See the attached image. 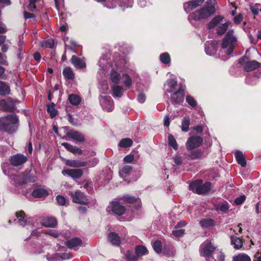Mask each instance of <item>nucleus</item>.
<instances>
[{
	"mask_svg": "<svg viewBox=\"0 0 261 261\" xmlns=\"http://www.w3.org/2000/svg\"><path fill=\"white\" fill-rule=\"evenodd\" d=\"M18 121V118L15 114L2 117L0 118V129L9 133H13L16 130V124Z\"/></svg>",
	"mask_w": 261,
	"mask_h": 261,
	"instance_id": "nucleus-1",
	"label": "nucleus"
},
{
	"mask_svg": "<svg viewBox=\"0 0 261 261\" xmlns=\"http://www.w3.org/2000/svg\"><path fill=\"white\" fill-rule=\"evenodd\" d=\"M237 42V38L234 35L232 30L228 31L223 40L222 44V51L227 55H230L233 51L234 44Z\"/></svg>",
	"mask_w": 261,
	"mask_h": 261,
	"instance_id": "nucleus-2",
	"label": "nucleus"
},
{
	"mask_svg": "<svg viewBox=\"0 0 261 261\" xmlns=\"http://www.w3.org/2000/svg\"><path fill=\"white\" fill-rule=\"evenodd\" d=\"M215 11V7L213 6L203 7L191 13L190 17L195 20H201L210 17L214 13Z\"/></svg>",
	"mask_w": 261,
	"mask_h": 261,
	"instance_id": "nucleus-3",
	"label": "nucleus"
},
{
	"mask_svg": "<svg viewBox=\"0 0 261 261\" xmlns=\"http://www.w3.org/2000/svg\"><path fill=\"white\" fill-rule=\"evenodd\" d=\"M190 189L194 193L198 194H202L208 192L211 188V183L210 182L202 184V181L200 179H197L189 185Z\"/></svg>",
	"mask_w": 261,
	"mask_h": 261,
	"instance_id": "nucleus-4",
	"label": "nucleus"
},
{
	"mask_svg": "<svg viewBox=\"0 0 261 261\" xmlns=\"http://www.w3.org/2000/svg\"><path fill=\"white\" fill-rule=\"evenodd\" d=\"M216 247L212 244L209 240L204 241L200 247V254L203 256L212 257L211 254L214 251Z\"/></svg>",
	"mask_w": 261,
	"mask_h": 261,
	"instance_id": "nucleus-5",
	"label": "nucleus"
},
{
	"mask_svg": "<svg viewBox=\"0 0 261 261\" xmlns=\"http://www.w3.org/2000/svg\"><path fill=\"white\" fill-rule=\"evenodd\" d=\"M202 143L203 139L201 137L198 136H192L188 139L186 146L187 149L190 150L199 147Z\"/></svg>",
	"mask_w": 261,
	"mask_h": 261,
	"instance_id": "nucleus-6",
	"label": "nucleus"
},
{
	"mask_svg": "<svg viewBox=\"0 0 261 261\" xmlns=\"http://www.w3.org/2000/svg\"><path fill=\"white\" fill-rule=\"evenodd\" d=\"M28 158L22 154H16L11 157L10 162L11 164L15 167L22 168L23 165L27 161Z\"/></svg>",
	"mask_w": 261,
	"mask_h": 261,
	"instance_id": "nucleus-7",
	"label": "nucleus"
},
{
	"mask_svg": "<svg viewBox=\"0 0 261 261\" xmlns=\"http://www.w3.org/2000/svg\"><path fill=\"white\" fill-rule=\"evenodd\" d=\"M240 63L244 66V68L246 71H251L259 68L260 63L255 60L247 61V59H242Z\"/></svg>",
	"mask_w": 261,
	"mask_h": 261,
	"instance_id": "nucleus-8",
	"label": "nucleus"
},
{
	"mask_svg": "<svg viewBox=\"0 0 261 261\" xmlns=\"http://www.w3.org/2000/svg\"><path fill=\"white\" fill-rule=\"evenodd\" d=\"M70 196L72 197V201L74 203L88 204L89 202L85 194L80 191H76L74 193H71Z\"/></svg>",
	"mask_w": 261,
	"mask_h": 261,
	"instance_id": "nucleus-9",
	"label": "nucleus"
},
{
	"mask_svg": "<svg viewBox=\"0 0 261 261\" xmlns=\"http://www.w3.org/2000/svg\"><path fill=\"white\" fill-rule=\"evenodd\" d=\"M99 101L101 106L106 111L110 112L114 108V103L110 96H101L99 97Z\"/></svg>",
	"mask_w": 261,
	"mask_h": 261,
	"instance_id": "nucleus-10",
	"label": "nucleus"
},
{
	"mask_svg": "<svg viewBox=\"0 0 261 261\" xmlns=\"http://www.w3.org/2000/svg\"><path fill=\"white\" fill-rule=\"evenodd\" d=\"M14 109V103L11 99L8 98L0 100V109L5 111L12 112Z\"/></svg>",
	"mask_w": 261,
	"mask_h": 261,
	"instance_id": "nucleus-11",
	"label": "nucleus"
},
{
	"mask_svg": "<svg viewBox=\"0 0 261 261\" xmlns=\"http://www.w3.org/2000/svg\"><path fill=\"white\" fill-rule=\"evenodd\" d=\"M111 207L113 213L118 216L123 215L126 210L125 207L123 205L116 201L111 202Z\"/></svg>",
	"mask_w": 261,
	"mask_h": 261,
	"instance_id": "nucleus-12",
	"label": "nucleus"
},
{
	"mask_svg": "<svg viewBox=\"0 0 261 261\" xmlns=\"http://www.w3.org/2000/svg\"><path fill=\"white\" fill-rule=\"evenodd\" d=\"M62 173L65 175H68V176L76 179L80 178L83 175V172L82 169H67L63 170L62 171Z\"/></svg>",
	"mask_w": 261,
	"mask_h": 261,
	"instance_id": "nucleus-13",
	"label": "nucleus"
},
{
	"mask_svg": "<svg viewBox=\"0 0 261 261\" xmlns=\"http://www.w3.org/2000/svg\"><path fill=\"white\" fill-rule=\"evenodd\" d=\"M82 244L81 239L79 238H74L66 242V246L71 249L77 250L78 247L81 246Z\"/></svg>",
	"mask_w": 261,
	"mask_h": 261,
	"instance_id": "nucleus-14",
	"label": "nucleus"
},
{
	"mask_svg": "<svg viewBox=\"0 0 261 261\" xmlns=\"http://www.w3.org/2000/svg\"><path fill=\"white\" fill-rule=\"evenodd\" d=\"M185 93L182 88H179L177 91L171 96V99L175 103H180L184 101Z\"/></svg>",
	"mask_w": 261,
	"mask_h": 261,
	"instance_id": "nucleus-15",
	"label": "nucleus"
},
{
	"mask_svg": "<svg viewBox=\"0 0 261 261\" xmlns=\"http://www.w3.org/2000/svg\"><path fill=\"white\" fill-rule=\"evenodd\" d=\"M204 0H192L184 4L185 10L187 12H190L193 9H195L197 7L200 6Z\"/></svg>",
	"mask_w": 261,
	"mask_h": 261,
	"instance_id": "nucleus-16",
	"label": "nucleus"
},
{
	"mask_svg": "<svg viewBox=\"0 0 261 261\" xmlns=\"http://www.w3.org/2000/svg\"><path fill=\"white\" fill-rule=\"evenodd\" d=\"M66 135L68 138L78 142H82L85 141L84 136L81 133L77 131H69L67 133Z\"/></svg>",
	"mask_w": 261,
	"mask_h": 261,
	"instance_id": "nucleus-17",
	"label": "nucleus"
},
{
	"mask_svg": "<svg viewBox=\"0 0 261 261\" xmlns=\"http://www.w3.org/2000/svg\"><path fill=\"white\" fill-rule=\"evenodd\" d=\"M71 62L76 68L81 69L86 67L85 61L75 56H72Z\"/></svg>",
	"mask_w": 261,
	"mask_h": 261,
	"instance_id": "nucleus-18",
	"label": "nucleus"
},
{
	"mask_svg": "<svg viewBox=\"0 0 261 261\" xmlns=\"http://www.w3.org/2000/svg\"><path fill=\"white\" fill-rule=\"evenodd\" d=\"M16 217L17 218V223L21 226H24L27 222V217L24 213L22 211H18L16 213Z\"/></svg>",
	"mask_w": 261,
	"mask_h": 261,
	"instance_id": "nucleus-19",
	"label": "nucleus"
},
{
	"mask_svg": "<svg viewBox=\"0 0 261 261\" xmlns=\"http://www.w3.org/2000/svg\"><path fill=\"white\" fill-rule=\"evenodd\" d=\"M62 145L68 151L74 153L81 154L83 152L82 150L75 146L72 145L69 143L64 142Z\"/></svg>",
	"mask_w": 261,
	"mask_h": 261,
	"instance_id": "nucleus-20",
	"label": "nucleus"
},
{
	"mask_svg": "<svg viewBox=\"0 0 261 261\" xmlns=\"http://www.w3.org/2000/svg\"><path fill=\"white\" fill-rule=\"evenodd\" d=\"M41 224L46 227H55L57 224V221L54 218L47 217L42 220Z\"/></svg>",
	"mask_w": 261,
	"mask_h": 261,
	"instance_id": "nucleus-21",
	"label": "nucleus"
},
{
	"mask_svg": "<svg viewBox=\"0 0 261 261\" xmlns=\"http://www.w3.org/2000/svg\"><path fill=\"white\" fill-rule=\"evenodd\" d=\"M66 165L72 167H82L87 166V163L80 160H67Z\"/></svg>",
	"mask_w": 261,
	"mask_h": 261,
	"instance_id": "nucleus-22",
	"label": "nucleus"
},
{
	"mask_svg": "<svg viewBox=\"0 0 261 261\" xmlns=\"http://www.w3.org/2000/svg\"><path fill=\"white\" fill-rule=\"evenodd\" d=\"M32 195L35 198H44L48 196V192L43 189H37L32 192Z\"/></svg>",
	"mask_w": 261,
	"mask_h": 261,
	"instance_id": "nucleus-23",
	"label": "nucleus"
},
{
	"mask_svg": "<svg viewBox=\"0 0 261 261\" xmlns=\"http://www.w3.org/2000/svg\"><path fill=\"white\" fill-rule=\"evenodd\" d=\"M235 156L237 160V161L239 164L241 165L242 167H245L246 165V162L245 156L243 154V153L237 150L235 152Z\"/></svg>",
	"mask_w": 261,
	"mask_h": 261,
	"instance_id": "nucleus-24",
	"label": "nucleus"
},
{
	"mask_svg": "<svg viewBox=\"0 0 261 261\" xmlns=\"http://www.w3.org/2000/svg\"><path fill=\"white\" fill-rule=\"evenodd\" d=\"M108 240L113 245L118 246L120 243V237L115 232H111L109 234Z\"/></svg>",
	"mask_w": 261,
	"mask_h": 261,
	"instance_id": "nucleus-25",
	"label": "nucleus"
},
{
	"mask_svg": "<svg viewBox=\"0 0 261 261\" xmlns=\"http://www.w3.org/2000/svg\"><path fill=\"white\" fill-rule=\"evenodd\" d=\"M135 253L138 258L148 254V250L144 246L138 245L135 247Z\"/></svg>",
	"mask_w": 261,
	"mask_h": 261,
	"instance_id": "nucleus-26",
	"label": "nucleus"
},
{
	"mask_svg": "<svg viewBox=\"0 0 261 261\" xmlns=\"http://www.w3.org/2000/svg\"><path fill=\"white\" fill-rule=\"evenodd\" d=\"M63 74L66 80H73L74 78V74L70 67H67L63 71Z\"/></svg>",
	"mask_w": 261,
	"mask_h": 261,
	"instance_id": "nucleus-27",
	"label": "nucleus"
},
{
	"mask_svg": "<svg viewBox=\"0 0 261 261\" xmlns=\"http://www.w3.org/2000/svg\"><path fill=\"white\" fill-rule=\"evenodd\" d=\"M234 261H251L250 257L246 254L240 253L233 256Z\"/></svg>",
	"mask_w": 261,
	"mask_h": 261,
	"instance_id": "nucleus-28",
	"label": "nucleus"
},
{
	"mask_svg": "<svg viewBox=\"0 0 261 261\" xmlns=\"http://www.w3.org/2000/svg\"><path fill=\"white\" fill-rule=\"evenodd\" d=\"M231 241L232 244L234 245V248L237 249H240L243 246V242L239 238L231 237Z\"/></svg>",
	"mask_w": 261,
	"mask_h": 261,
	"instance_id": "nucleus-29",
	"label": "nucleus"
},
{
	"mask_svg": "<svg viewBox=\"0 0 261 261\" xmlns=\"http://www.w3.org/2000/svg\"><path fill=\"white\" fill-rule=\"evenodd\" d=\"M205 51L207 55L212 56L216 54L217 49L215 45L213 43L210 44L208 45H206Z\"/></svg>",
	"mask_w": 261,
	"mask_h": 261,
	"instance_id": "nucleus-30",
	"label": "nucleus"
},
{
	"mask_svg": "<svg viewBox=\"0 0 261 261\" xmlns=\"http://www.w3.org/2000/svg\"><path fill=\"white\" fill-rule=\"evenodd\" d=\"M216 259H215L213 257H208L207 259V261H224L225 256L224 254L221 251H217L215 253Z\"/></svg>",
	"mask_w": 261,
	"mask_h": 261,
	"instance_id": "nucleus-31",
	"label": "nucleus"
},
{
	"mask_svg": "<svg viewBox=\"0 0 261 261\" xmlns=\"http://www.w3.org/2000/svg\"><path fill=\"white\" fill-rule=\"evenodd\" d=\"M9 86L5 82L0 81V95H5L9 94Z\"/></svg>",
	"mask_w": 261,
	"mask_h": 261,
	"instance_id": "nucleus-32",
	"label": "nucleus"
},
{
	"mask_svg": "<svg viewBox=\"0 0 261 261\" xmlns=\"http://www.w3.org/2000/svg\"><path fill=\"white\" fill-rule=\"evenodd\" d=\"M200 224L202 227L207 228L213 226L214 224V221L212 219H204L200 220Z\"/></svg>",
	"mask_w": 261,
	"mask_h": 261,
	"instance_id": "nucleus-33",
	"label": "nucleus"
},
{
	"mask_svg": "<svg viewBox=\"0 0 261 261\" xmlns=\"http://www.w3.org/2000/svg\"><path fill=\"white\" fill-rule=\"evenodd\" d=\"M68 100L69 102L73 105H77L81 102V98L75 94H70L68 96Z\"/></svg>",
	"mask_w": 261,
	"mask_h": 261,
	"instance_id": "nucleus-34",
	"label": "nucleus"
},
{
	"mask_svg": "<svg viewBox=\"0 0 261 261\" xmlns=\"http://www.w3.org/2000/svg\"><path fill=\"white\" fill-rule=\"evenodd\" d=\"M113 95L114 96L120 97L122 96L123 92V88L119 86H114L112 88Z\"/></svg>",
	"mask_w": 261,
	"mask_h": 261,
	"instance_id": "nucleus-35",
	"label": "nucleus"
},
{
	"mask_svg": "<svg viewBox=\"0 0 261 261\" xmlns=\"http://www.w3.org/2000/svg\"><path fill=\"white\" fill-rule=\"evenodd\" d=\"M190 120V118L189 117H185L183 118L181 126V128L182 131L187 132L189 130Z\"/></svg>",
	"mask_w": 261,
	"mask_h": 261,
	"instance_id": "nucleus-36",
	"label": "nucleus"
},
{
	"mask_svg": "<svg viewBox=\"0 0 261 261\" xmlns=\"http://www.w3.org/2000/svg\"><path fill=\"white\" fill-rule=\"evenodd\" d=\"M168 141L169 145L172 147L174 150H177L178 145L175 139L172 135L169 134L168 135Z\"/></svg>",
	"mask_w": 261,
	"mask_h": 261,
	"instance_id": "nucleus-37",
	"label": "nucleus"
},
{
	"mask_svg": "<svg viewBox=\"0 0 261 261\" xmlns=\"http://www.w3.org/2000/svg\"><path fill=\"white\" fill-rule=\"evenodd\" d=\"M12 179L14 180L15 185L16 186L21 185L24 183V177L21 174L14 175Z\"/></svg>",
	"mask_w": 261,
	"mask_h": 261,
	"instance_id": "nucleus-38",
	"label": "nucleus"
},
{
	"mask_svg": "<svg viewBox=\"0 0 261 261\" xmlns=\"http://www.w3.org/2000/svg\"><path fill=\"white\" fill-rule=\"evenodd\" d=\"M125 256L128 261H138L139 259L136 254H134L130 250L126 251L125 254Z\"/></svg>",
	"mask_w": 261,
	"mask_h": 261,
	"instance_id": "nucleus-39",
	"label": "nucleus"
},
{
	"mask_svg": "<svg viewBox=\"0 0 261 261\" xmlns=\"http://www.w3.org/2000/svg\"><path fill=\"white\" fill-rule=\"evenodd\" d=\"M133 144V141L129 138H125L121 140L119 144V145L123 148H126L130 147Z\"/></svg>",
	"mask_w": 261,
	"mask_h": 261,
	"instance_id": "nucleus-40",
	"label": "nucleus"
},
{
	"mask_svg": "<svg viewBox=\"0 0 261 261\" xmlns=\"http://www.w3.org/2000/svg\"><path fill=\"white\" fill-rule=\"evenodd\" d=\"M122 78L123 79V83L125 87L129 88L132 84V79L127 74H123Z\"/></svg>",
	"mask_w": 261,
	"mask_h": 261,
	"instance_id": "nucleus-41",
	"label": "nucleus"
},
{
	"mask_svg": "<svg viewBox=\"0 0 261 261\" xmlns=\"http://www.w3.org/2000/svg\"><path fill=\"white\" fill-rule=\"evenodd\" d=\"M222 17L221 16H218L215 17L209 23L208 25V28L209 29H212L216 26L222 19Z\"/></svg>",
	"mask_w": 261,
	"mask_h": 261,
	"instance_id": "nucleus-42",
	"label": "nucleus"
},
{
	"mask_svg": "<svg viewBox=\"0 0 261 261\" xmlns=\"http://www.w3.org/2000/svg\"><path fill=\"white\" fill-rule=\"evenodd\" d=\"M111 80L115 84H118L120 80V74L114 70H112L111 72Z\"/></svg>",
	"mask_w": 261,
	"mask_h": 261,
	"instance_id": "nucleus-43",
	"label": "nucleus"
},
{
	"mask_svg": "<svg viewBox=\"0 0 261 261\" xmlns=\"http://www.w3.org/2000/svg\"><path fill=\"white\" fill-rule=\"evenodd\" d=\"M230 23L229 22H225L221 25L219 26L217 28V33L219 35L223 34L228 29Z\"/></svg>",
	"mask_w": 261,
	"mask_h": 261,
	"instance_id": "nucleus-44",
	"label": "nucleus"
},
{
	"mask_svg": "<svg viewBox=\"0 0 261 261\" xmlns=\"http://www.w3.org/2000/svg\"><path fill=\"white\" fill-rule=\"evenodd\" d=\"M54 107L55 104L54 103L47 105V111L51 118L54 117L57 114V110L55 109Z\"/></svg>",
	"mask_w": 261,
	"mask_h": 261,
	"instance_id": "nucleus-45",
	"label": "nucleus"
},
{
	"mask_svg": "<svg viewBox=\"0 0 261 261\" xmlns=\"http://www.w3.org/2000/svg\"><path fill=\"white\" fill-rule=\"evenodd\" d=\"M132 167L130 165H125L123 166L119 171L121 176L126 175L132 171Z\"/></svg>",
	"mask_w": 261,
	"mask_h": 261,
	"instance_id": "nucleus-46",
	"label": "nucleus"
},
{
	"mask_svg": "<svg viewBox=\"0 0 261 261\" xmlns=\"http://www.w3.org/2000/svg\"><path fill=\"white\" fill-rule=\"evenodd\" d=\"M166 84L170 88L167 89L166 91L168 93H171L172 91L171 89L174 88L176 86L177 82L173 79H170L167 81Z\"/></svg>",
	"mask_w": 261,
	"mask_h": 261,
	"instance_id": "nucleus-47",
	"label": "nucleus"
},
{
	"mask_svg": "<svg viewBox=\"0 0 261 261\" xmlns=\"http://www.w3.org/2000/svg\"><path fill=\"white\" fill-rule=\"evenodd\" d=\"M161 61L165 64H168L170 62V57L169 54L167 53H163L160 56Z\"/></svg>",
	"mask_w": 261,
	"mask_h": 261,
	"instance_id": "nucleus-48",
	"label": "nucleus"
},
{
	"mask_svg": "<svg viewBox=\"0 0 261 261\" xmlns=\"http://www.w3.org/2000/svg\"><path fill=\"white\" fill-rule=\"evenodd\" d=\"M152 247L154 250L158 253H160L162 250V245L160 241H155L152 244Z\"/></svg>",
	"mask_w": 261,
	"mask_h": 261,
	"instance_id": "nucleus-49",
	"label": "nucleus"
},
{
	"mask_svg": "<svg viewBox=\"0 0 261 261\" xmlns=\"http://www.w3.org/2000/svg\"><path fill=\"white\" fill-rule=\"evenodd\" d=\"M54 41L52 39H48L42 42V46L45 48H52L54 46Z\"/></svg>",
	"mask_w": 261,
	"mask_h": 261,
	"instance_id": "nucleus-50",
	"label": "nucleus"
},
{
	"mask_svg": "<svg viewBox=\"0 0 261 261\" xmlns=\"http://www.w3.org/2000/svg\"><path fill=\"white\" fill-rule=\"evenodd\" d=\"M122 199L127 203H133L136 202L138 200L137 197L132 196L130 195H126L124 196Z\"/></svg>",
	"mask_w": 261,
	"mask_h": 261,
	"instance_id": "nucleus-51",
	"label": "nucleus"
},
{
	"mask_svg": "<svg viewBox=\"0 0 261 261\" xmlns=\"http://www.w3.org/2000/svg\"><path fill=\"white\" fill-rule=\"evenodd\" d=\"M186 101L192 107H195L197 105L196 100L190 95H188L186 97Z\"/></svg>",
	"mask_w": 261,
	"mask_h": 261,
	"instance_id": "nucleus-52",
	"label": "nucleus"
},
{
	"mask_svg": "<svg viewBox=\"0 0 261 261\" xmlns=\"http://www.w3.org/2000/svg\"><path fill=\"white\" fill-rule=\"evenodd\" d=\"M185 233L184 229H177L172 231V234L175 237H182Z\"/></svg>",
	"mask_w": 261,
	"mask_h": 261,
	"instance_id": "nucleus-53",
	"label": "nucleus"
},
{
	"mask_svg": "<svg viewBox=\"0 0 261 261\" xmlns=\"http://www.w3.org/2000/svg\"><path fill=\"white\" fill-rule=\"evenodd\" d=\"M56 200L57 201V203L60 205H64L65 204L66 199L62 196H57L56 197Z\"/></svg>",
	"mask_w": 261,
	"mask_h": 261,
	"instance_id": "nucleus-54",
	"label": "nucleus"
},
{
	"mask_svg": "<svg viewBox=\"0 0 261 261\" xmlns=\"http://www.w3.org/2000/svg\"><path fill=\"white\" fill-rule=\"evenodd\" d=\"M229 208L228 204L225 202L219 206V210L224 213H226Z\"/></svg>",
	"mask_w": 261,
	"mask_h": 261,
	"instance_id": "nucleus-55",
	"label": "nucleus"
},
{
	"mask_svg": "<svg viewBox=\"0 0 261 261\" xmlns=\"http://www.w3.org/2000/svg\"><path fill=\"white\" fill-rule=\"evenodd\" d=\"M246 197L244 195L241 196L240 197H237L235 200L234 202L237 205H240L242 204L245 200Z\"/></svg>",
	"mask_w": 261,
	"mask_h": 261,
	"instance_id": "nucleus-56",
	"label": "nucleus"
},
{
	"mask_svg": "<svg viewBox=\"0 0 261 261\" xmlns=\"http://www.w3.org/2000/svg\"><path fill=\"white\" fill-rule=\"evenodd\" d=\"M36 0H30V3L28 6V9L29 10L31 11H33L35 8V3H36Z\"/></svg>",
	"mask_w": 261,
	"mask_h": 261,
	"instance_id": "nucleus-57",
	"label": "nucleus"
},
{
	"mask_svg": "<svg viewBox=\"0 0 261 261\" xmlns=\"http://www.w3.org/2000/svg\"><path fill=\"white\" fill-rule=\"evenodd\" d=\"M98 162V160L96 158H93L90 161L87 162V165L89 166V167H93L95 166Z\"/></svg>",
	"mask_w": 261,
	"mask_h": 261,
	"instance_id": "nucleus-58",
	"label": "nucleus"
},
{
	"mask_svg": "<svg viewBox=\"0 0 261 261\" xmlns=\"http://www.w3.org/2000/svg\"><path fill=\"white\" fill-rule=\"evenodd\" d=\"M134 160V156L133 155L129 154L125 156L123 159V161L128 163H132Z\"/></svg>",
	"mask_w": 261,
	"mask_h": 261,
	"instance_id": "nucleus-59",
	"label": "nucleus"
},
{
	"mask_svg": "<svg viewBox=\"0 0 261 261\" xmlns=\"http://www.w3.org/2000/svg\"><path fill=\"white\" fill-rule=\"evenodd\" d=\"M174 162L176 165H181L182 162L181 156L176 155L173 158Z\"/></svg>",
	"mask_w": 261,
	"mask_h": 261,
	"instance_id": "nucleus-60",
	"label": "nucleus"
},
{
	"mask_svg": "<svg viewBox=\"0 0 261 261\" xmlns=\"http://www.w3.org/2000/svg\"><path fill=\"white\" fill-rule=\"evenodd\" d=\"M45 234H49L53 237L54 238H57L59 237V234L57 231L53 230L45 232Z\"/></svg>",
	"mask_w": 261,
	"mask_h": 261,
	"instance_id": "nucleus-61",
	"label": "nucleus"
},
{
	"mask_svg": "<svg viewBox=\"0 0 261 261\" xmlns=\"http://www.w3.org/2000/svg\"><path fill=\"white\" fill-rule=\"evenodd\" d=\"M138 100L139 102L143 103L145 101V96L143 93H140L138 97Z\"/></svg>",
	"mask_w": 261,
	"mask_h": 261,
	"instance_id": "nucleus-62",
	"label": "nucleus"
},
{
	"mask_svg": "<svg viewBox=\"0 0 261 261\" xmlns=\"http://www.w3.org/2000/svg\"><path fill=\"white\" fill-rule=\"evenodd\" d=\"M187 224L186 222L184 221H180L177 223L175 226V228H179L184 227Z\"/></svg>",
	"mask_w": 261,
	"mask_h": 261,
	"instance_id": "nucleus-63",
	"label": "nucleus"
},
{
	"mask_svg": "<svg viewBox=\"0 0 261 261\" xmlns=\"http://www.w3.org/2000/svg\"><path fill=\"white\" fill-rule=\"evenodd\" d=\"M242 18L243 17L241 15H237L234 17V21L236 23L239 24L242 21Z\"/></svg>",
	"mask_w": 261,
	"mask_h": 261,
	"instance_id": "nucleus-64",
	"label": "nucleus"
}]
</instances>
